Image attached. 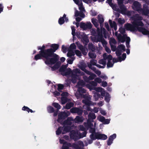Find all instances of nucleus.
<instances>
[{"label":"nucleus","instance_id":"obj_44","mask_svg":"<svg viewBox=\"0 0 149 149\" xmlns=\"http://www.w3.org/2000/svg\"><path fill=\"white\" fill-rule=\"evenodd\" d=\"M78 90L79 92V93H80V92L81 93H86V92L85 90L82 87H79Z\"/></svg>","mask_w":149,"mask_h":149},{"label":"nucleus","instance_id":"obj_53","mask_svg":"<svg viewBox=\"0 0 149 149\" xmlns=\"http://www.w3.org/2000/svg\"><path fill=\"white\" fill-rule=\"evenodd\" d=\"M87 29H90L92 28V25L90 22L87 23H86Z\"/></svg>","mask_w":149,"mask_h":149},{"label":"nucleus","instance_id":"obj_27","mask_svg":"<svg viewBox=\"0 0 149 149\" xmlns=\"http://www.w3.org/2000/svg\"><path fill=\"white\" fill-rule=\"evenodd\" d=\"M117 48H118L119 50H122L123 51H125V46L123 44H120L118 46Z\"/></svg>","mask_w":149,"mask_h":149},{"label":"nucleus","instance_id":"obj_1","mask_svg":"<svg viewBox=\"0 0 149 149\" xmlns=\"http://www.w3.org/2000/svg\"><path fill=\"white\" fill-rule=\"evenodd\" d=\"M96 116L94 113H90L88 115V119L87 121V124L84 123V126L86 128L84 127L82 125L80 126V129L81 130L84 131L83 132L80 133L78 131H75L73 130L72 131L70 134V136L72 139L75 140L77 139L83 138L86 136V133L85 130L88 128H90V132L92 133L90 135V138L91 140L88 141L89 144L92 143L93 140L96 139H99L102 140H105L107 138V136L104 134H101L99 133L95 132V130L93 127V124L91 123L93 122V120L95 119Z\"/></svg>","mask_w":149,"mask_h":149},{"label":"nucleus","instance_id":"obj_55","mask_svg":"<svg viewBox=\"0 0 149 149\" xmlns=\"http://www.w3.org/2000/svg\"><path fill=\"white\" fill-rule=\"evenodd\" d=\"M89 83L94 87H95L97 85V83L93 81H90Z\"/></svg>","mask_w":149,"mask_h":149},{"label":"nucleus","instance_id":"obj_19","mask_svg":"<svg viewBox=\"0 0 149 149\" xmlns=\"http://www.w3.org/2000/svg\"><path fill=\"white\" fill-rule=\"evenodd\" d=\"M68 64H67L66 65H62L61 68H59V71L60 72H64L65 71V70L68 67Z\"/></svg>","mask_w":149,"mask_h":149},{"label":"nucleus","instance_id":"obj_40","mask_svg":"<svg viewBox=\"0 0 149 149\" xmlns=\"http://www.w3.org/2000/svg\"><path fill=\"white\" fill-rule=\"evenodd\" d=\"M85 82L82 80H80L77 83L78 85L82 86H84L85 85Z\"/></svg>","mask_w":149,"mask_h":149},{"label":"nucleus","instance_id":"obj_60","mask_svg":"<svg viewBox=\"0 0 149 149\" xmlns=\"http://www.w3.org/2000/svg\"><path fill=\"white\" fill-rule=\"evenodd\" d=\"M116 137V134H113V135L110 136L109 137L113 141V139H115Z\"/></svg>","mask_w":149,"mask_h":149},{"label":"nucleus","instance_id":"obj_5","mask_svg":"<svg viewBox=\"0 0 149 149\" xmlns=\"http://www.w3.org/2000/svg\"><path fill=\"white\" fill-rule=\"evenodd\" d=\"M144 24L141 21H138L134 22L132 23V24L130 23H127L125 24L124 27L125 29L128 31L134 32L137 31L138 26H143Z\"/></svg>","mask_w":149,"mask_h":149},{"label":"nucleus","instance_id":"obj_25","mask_svg":"<svg viewBox=\"0 0 149 149\" xmlns=\"http://www.w3.org/2000/svg\"><path fill=\"white\" fill-rule=\"evenodd\" d=\"M83 119L82 117L79 116H77L75 120L74 121L75 123H79L83 121Z\"/></svg>","mask_w":149,"mask_h":149},{"label":"nucleus","instance_id":"obj_47","mask_svg":"<svg viewBox=\"0 0 149 149\" xmlns=\"http://www.w3.org/2000/svg\"><path fill=\"white\" fill-rule=\"evenodd\" d=\"M47 110L49 113H52L54 111V108L51 106H49L48 107Z\"/></svg>","mask_w":149,"mask_h":149},{"label":"nucleus","instance_id":"obj_36","mask_svg":"<svg viewBox=\"0 0 149 149\" xmlns=\"http://www.w3.org/2000/svg\"><path fill=\"white\" fill-rule=\"evenodd\" d=\"M89 49L92 51H94L95 48L94 46L92 43H89L88 45Z\"/></svg>","mask_w":149,"mask_h":149},{"label":"nucleus","instance_id":"obj_23","mask_svg":"<svg viewBox=\"0 0 149 149\" xmlns=\"http://www.w3.org/2000/svg\"><path fill=\"white\" fill-rule=\"evenodd\" d=\"M71 70L70 68H68L65 70V71L64 72V75L66 76L67 75H68L70 74L71 72Z\"/></svg>","mask_w":149,"mask_h":149},{"label":"nucleus","instance_id":"obj_45","mask_svg":"<svg viewBox=\"0 0 149 149\" xmlns=\"http://www.w3.org/2000/svg\"><path fill=\"white\" fill-rule=\"evenodd\" d=\"M102 89H103V88L101 87H95V89L94 90H95V91H97L98 92H101V93H103L101 92L102 91Z\"/></svg>","mask_w":149,"mask_h":149},{"label":"nucleus","instance_id":"obj_2","mask_svg":"<svg viewBox=\"0 0 149 149\" xmlns=\"http://www.w3.org/2000/svg\"><path fill=\"white\" fill-rule=\"evenodd\" d=\"M70 113L69 111H67L65 112H61L58 114V121L61 124L63 123L65 125L63 127H60L56 131V134L59 135L61 132L62 134H64L69 131L70 127L69 126H65V125H70L72 119L71 118H68L67 121H65L64 123H63L62 122L65 118L69 116Z\"/></svg>","mask_w":149,"mask_h":149},{"label":"nucleus","instance_id":"obj_59","mask_svg":"<svg viewBox=\"0 0 149 149\" xmlns=\"http://www.w3.org/2000/svg\"><path fill=\"white\" fill-rule=\"evenodd\" d=\"M108 85L107 82L105 81H103L102 82V86L105 87L107 86Z\"/></svg>","mask_w":149,"mask_h":149},{"label":"nucleus","instance_id":"obj_20","mask_svg":"<svg viewBox=\"0 0 149 149\" xmlns=\"http://www.w3.org/2000/svg\"><path fill=\"white\" fill-rule=\"evenodd\" d=\"M79 16L84 18V17L85 15L83 13H80L78 11L76 10L75 13V16L77 17Z\"/></svg>","mask_w":149,"mask_h":149},{"label":"nucleus","instance_id":"obj_29","mask_svg":"<svg viewBox=\"0 0 149 149\" xmlns=\"http://www.w3.org/2000/svg\"><path fill=\"white\" fill-rule=\"evenodd\" d=\"M22 110L24 111H26L28 113L29 112L31 113H32L33 112V111L31 109H30L28 107L24 106L22 108Z\"/></svg>","mask_w":149,"mask_h":149},{"label":"nucleus","instance_id":"obj_18","mask_svg":"<svg viewBox=\"0 0 149 149\" xmlns=\"http://www.w3.org/2000/svg\"><path fill=\"white\" fill-rule=\"evenodd\" d=\"M66 15L64 14L63 17H60L58 19V23L61 25L63 24L64 23L65 20L64 17H65Z\"/></svg>","mask_w":149,"mask_h":149},{"label":"nucleus","instance_id":"obj_46","mask_svg":"<svg viewBox=\"0 0 149 149\" xmlns=\"http://www.w3.org/2000/svg\"><path fill=\"white\" fill-rule=\"evenodd\" d=\"M97 61L95 59H92L90 61V63H91L93 65H95L96 66L97 63Z\"/></svg>","mask_w":149,"mask_h":149},{"label":"nucleus","instance_id":"obj_28","mask_svg":"<svg viewBox=\"0 0 149 149\" xmlns=\"http://www.w3.org/2000/svg\"><path fill=\"white\" fill-rule=\"evenodd\" d=\"M76 44L77 45L78 48L81 51L85 49L83 46L79 43L78 42H76Z\"/></svg>","mask_w":149,"mask_h":149},{"label":"nucleus","instance_id":"obj_14","mask_svg":"<svg viewBox=\"0 0 149 149\" xmlns=\"http://www.w3.org/2000/svg\"><path fill=\"white\" fill-rule=\"evenodd\" d=\"M104 38L102 34H98L97 37V38H95L94 41L96 42H101L103 40Z\"/></svg>","mask_w":149,"mask_h":149},{"label":"nucleus","instance_id":"obj_50","mask_svg":"<svg viewBox=\"0 0 149 149\" xmlns=\"http://www.w3.org/2000/svg\"><path fill=\"white\" fill-rule=\"evenodd\" d=\"M113 63H112L111 61H108L107 64V67L108 68H111L113 66Z\"/></svg>","mask_w":149,"mask_h":149},{"label":"nucleus","instance_id":"obj_64","mask_svg":"<svg viewBox=\"0 0 149 149\" xmlns=\"http://www.w3.org/2000/svg\"><path fill=\"white\" fill-rule=\"evenodd\" d=\"M105 50L106 52L109 54L111 52V51L110 50V49H109V48L108 47H107V46H105Z\"/></svg>","mask_w":149,"mask_h":149},{"label":"nucleus","instance_id":"obj_24","mask_svg":"<svg viewBox=\"0 0 149 149\" xmlns=\"http://www.w3.org/2000/svg\"><path fill=\"white\" fill-rule=\"evenodd\" d=\"M102 94V96H103L104 95H105V100L107 102H109L110 100V95H109V94H106V95H105V94Z\"/></svg>","mask_w":149,"mask_h":149},{"label":"nucleus","instance_id":"obj_13","mask_svg":"<svg viewBox=\"0 0 149 149\" xmlns=\"http://www.w3.org/2000/svg\"><path fill=\"white\" fill-rule=\"evenodd\" d=\"M70 111L72 113H77L79 114H81L82 113V111L81 109L76 108H74L71 109Z\"/></svg>","mask_w":149,"mask_h":149},{"label":"nucleus","instance_id":"obj_22","mask_svg":"<svg viewBox=\"0 0 149 149\" xmlns=\"http://www.w3.org/2000/svg\"><path fill=\"white\" fill-rule=\"evenodd\" d=\"M91 22L96 27H97L99 26V24L97 22V20L95 18H93L91 19Z\"/></svg>","mask_w":149,"mask_h":149},{"label":"nucleus","instance_id":"obj_62","mask_svg":"<svg viewBox=\"0 0 149 149\" xmlns=\"http://www.w3.org/2000/svg\"><path fill=\"white\" fill-rule=\"evenodd\" d=\"M113 141L109 137L108 140L107 145L109 146L112 143Z\"/></svg>","mask_w":149,"mask_h":149},{"label":"nucleus","instance_id":"obj_4","mask_svg":"<svg viewBox=\"0 0 149 149\" xmlns=\"http://www.w3.org/2000/svg\"><path fill=\"white\" fill-rule=\"evenodd\" d=\"M41 51L39 52V54L35 55L34 59L36 61L44 58L45 63L47 65H49V48L45 49V46L43 45L41 47Z\"/></svg>","mask_w":149,"mask_h":149},{"label":"nucleus","instance_id":"obj_7","mask_svg":"<svg viewBox=\"0 0 149 149\" xmlns=\"http://www.w3.org/2000/svg\"><path fill=\"white\" fill-rule=\"evenodd\" d=\"M124 0H117L118 4L121 10L120 13L122 14H123V12H125L126 10V8L123 4Z\"/></svg>","mask_w":149,"mask_h":149},{"label":"nucleus","instance_id":"obj_57","mask_svg":"<svg viewBox=\"0 0 149 149\" xmlns=\"http://www.w3.org/2000/svg\"><path fill=\"white\" fill-rule=\"evenodd\" d=\"M71 29L72 30V34L73 35V36H74L75 35V29L74 28V26H73L71 27Z\"/></svg>","mask_w":149,"mask_h":149},{"label":"nucleus","instance_id":"obj_8","mask_svg":"<svg viewBox=\"0 0 149 149\" xmlns=\"http://www.w3.org/2000/svg\"><path fill=\"white\" fill-rule=\"evenodd\" d=\"M132 5L133 8L135 10L139 11L141 10V5L137 1H134Z\"/></svg>","mask_w":149,"mask_h":149},{"label":"nucleus","instance_id":"obj_3","mask_svg":"<svg viewBox=\"0 0 149 149\" xmlns=\"http://www.w3.org/2000/svg\"><path fill=\"white\" fill-rule=\"evenodd\" d=\"M51 48H49V65H53L58 61L59 57L54 52L57 50L59 47L58 44H52Z\"/></svg>","mask_w":149,"mask_h":149},{"label":"nucleus","instance_id":"obj_31","mask_svg":"<svg viewBox=\"0 0 149 149\" xmlns=\"http://www.w3.org/2000/svg\"><path fill=\"white\" fill-rule=\"evenodd\" d=\"M130 39L129 37H126V45L127 47L129 48L130 47L129 45L130 42Z\"/></svg>","mask_w":149,"mask_h":149},{"label":"nucleus","instance_id":"obj_58","mask_svg":"<svg viewBox=\"0 0 149 149\" xmlns=\"http://www.w3.org/2000/svg\"><path fill=\"white\" fill-rule=\"evenodd\" d=\"M116 54L117 56H119L121 55L122 54V51L120 50H117L116 52Z\"/></svg>","mask_w":149,"mask_h":149},{"label":"nucleus","instance_id":"obj_56","mask_svg":"<svg viewBox=\"0 0 149 149\" xmlns=\"http://www.w3.org/2000/svg\"><path fill=\"white\" fill-rule=\"evenodd\" d=\"M95 81L97 83H100L102 82V79L99 77H97L95 78Z\"/></svg>","mask_w":149,"mask_h":149},{"label":"nucleus","instance_id":"obj_39","mask_svg":"<svg viewBox=\"0 0 149 149\" xmlns=\"http://www.w3.org/2000/svg\"><path fill=\"white\" fill-rule=\"evenodd\" d=\"M52 105L58 109H59L61 108V107L60 105L58 103L56 102L53 103L52 104Z\"/></svg>","mask_w":149,"mask_h":149},{"label":"nucleus","instance_id":"obj_21","mask_svg":"<svg viewBox=\"0 0 149 149\" xmlns=\"http://www.w3.org/2000/svg\"><path fill=\"white\" fill-rule=\"evenodd\" d=\"M58 87L57 88L58 91L61 92V90L64 89V85L61 84H57Z\"/></svg>","mask_w":149,"mask_h":149},{"label":"nucleus","instance_id":"obj_61","mask_svg":"<svg viewBox=\"0 0 149 149\" xmlns=\"http://www.w3.org/2000/svg\"><path fill=\"white\" fill-rule=\"evenodd\" d=\"M110 120L109 119H105L104 120V121L103 122V123L104 124H107L109 123Z\"/></svg>","mask_w":149,"mask_h":149},{"label":"nucleus","instance_id":"obj_54","mask_svg":"<svg viewBox=\"0 0 149 149\" xmlns=\"http://www.w3.org/2000/svg\"><path fill=\"white\" fill-rule=\"evenodd\" d=\"M149 12V10L147 8H144L143 10V13L145 15L147 14Z\"/></svg>","mask_w":149,"mask_h":149},{"label":"nucleus","instance_id":"obj_16","mask_svg":"<svg viewBox=\"0 0 149 149\" xmlns=\"http://www.w3.org/2000/svg\"><path fill=\"white\" fill-rule=\"evenodd\" d=\"M97 19L100 26H101L104 21V18L101 15L99 14L98 15Z\"/></svg>","mask_w":149,"mask_h":149},{"label":"nucleus","instance_id":"obj_63","mask_svg":"<svg viewBox=\"0 0 149 149\" xmlns=\"http://www.w3.org/2000/svg\"><path fill=\"white\" fill-rule=\"evenodd\" d=\"M67 48L64 45H63L62 46V51L63 53H65L66 52Z\"/></svg>","mask_w":149,"mask_h":149},{"label":"nucleus","instance_id":"obj_38","mask_svg":"<svg viewBox=\"0 0 149 149\" xmlns=\"http://www.w3.org/2000/svg\"><path fill=\"white\" fill-rule=\"evenodd\" d=\"M88 55L89 57L91 58H96V55L95 53L89 52Z\"/></svg>","mask_w":149,"mask_h":149},{"label":"nucleus","instance_id":"obj_12","mask_svg":"<svg viewBox=\"0 0 149 149\" xmlns=\"http://www.w3.org/2000/svg\"><path fill=\"white\" fill-rule=\"evenodd\" d=\"M83 102L86 104L88 105H94L95 104V103H92L90 101V98H88V99H85L83 100Z\"/></svg>","mask_w":149,"mask_h":149},{"label":"nucleus","instance_id":"obj_6","mask_svg":"<svg viewBox=\"0 0 149 149\" xmlns=\"http://www.w3.org/2000/svg\"><path fill=\"white\" fill-rule=\"evenodd\" d=\"M60 142L61 143H63V146L62 147V149H68L70 147H72L77 149H80L84 147V144L82 142L79 141L77 143L71 145L70 143H68L65 142L63 140L60 139Z\"/></svg>","mask_w":149,"mask_h":149},{"label":"nucleus","instance_id":"obj_42","mask_svg":"<svg viewBox=\"0 0 149 149\" xmlns=\"http://www.w3.org/2000/svg\"><path fill=\"white\" fill-rule=\"evenodd\" d=\"M104 119L105 118L104 117L100 115H99L97 117V119L100 121L102 123H103V122L104 121Z\"/></svg>","mask_w":149,"mask_h":149},{"label":"nucleus","instance_id":"obj_37","mask_svg":"<svg viewBox=\"0 0 149 149\" xmlns=\"http://www.w3.org/2000/svg\"><path fill=\"white\" fill-rule=\"evenodd\" d=\"M74 55V54L73 50L69 49V51L67 54V56L68 57H70Z\"/></svg>","mask_w":149,"mask_h":149},{"label":"nucleus","instance_id":"obj_35","mask_svg":"<svg viewBox=\"0 0 149 149\" xmlns=\"http://www.w3.org/2000/svg\"><path fill=\"white\" fill-rule=\"evenodd\" d=\"M73 72L74 73L77 74V73H81V74L84 75V73L82 72H81L79 69L78 68H76L74 70Z\"/></svg>","mask_w":149,"mask_h":149},{"label":"nucleus","instance_id":"obj_49","mask_svg":"<svg viewBox=\"0 0 149 149\" xmlns=\"http://www.w3.org/2000/svg\"><path fill=\"white\" fill-rule=\"evenodd\" d=\"M98 63L100 64L104 65L105 66L106 64V61L103 59H102L99 61Z\"/></svg>","mask_w":149,"mask_h":149},{"label":"nucleus","instance_id":"obj_15","mask_svg":"<svg viewBox=\"0 0 149 149\" xmlns=\"http://www.w3.org/2000/svg\"><path fill=\"white\" fill-rule=\"evenodd\" d=\"M51 68L52 71H54L58 69L61 65V63L58 61Z\"/></svg>","mask_w":149,"mask_h":149},{"label":"nucleus","instance_id":"obj_30","mask_svg":"<svg viewBox=\"0 0 149 149\" xmlns=\"http://www.w3.org/2000/svg\"><path fill=\"white\" fill-rule=\"evenodd\" d=\"M62 97L61 98V103L62 104H65L67 101V99L65 97L63 96V95H61Z\"/></svg>","mask_w":149,"mask_h":149},{"label":"nucleus","instance_id":"obj_52","mask_svg":"<svg viewBox=\"0 0 149 149\" xmlns=\"http://www.w3.org/2000/svg\"><path fill=\"white\" fill-rule=\"evenodd\" d=\"M76 54L78 56H81V52L78 50H76L75 51Z\"/></svg>","mask_w":149,"mask_h":149},{"label":"nucleus","instance_id":"obj_9","mask_svg":"<svg viewBox=\"0 0 149 149\" xmlns=\"http://www.w3.org/2000/svg\"><path fill=\"white\" fill-rule=\"evenodd\" d=\"M131 18L132 20H134V22L141 21L143 19L142 17L138 14H136L133 15L132 17Z\"/></svg>","mask_w":149,"mask_h":149},{"label":"nucleus","instance_id":"obj_43","mask_svg":"<svg viewBox=\"0 0 149 149\" xmlns=\"http://www.w3.org/2000/svg\"><path fill=\"white\" fill-rule=\"evenodd\" d=\"M73 106V104L72 102L68 103L66 105V108L67 109H69Z\"/></svg>","mask_w":149,"mask_h":149},{"label":"nucleus","instance_id":"obj_41","mask_svg":"<svg viewBox=\"0 0 149 149\" xmlns=\"http://www.w3.org/2000/svg\"><path fill=\"white\" fill-rule=\"evenodd\" d=\"M76 48V45H75L74 43H73L70 45L69 50H73V49H75Z\"/></svg>","mask_w":149,"mask_h":149},{"label":"nucleus","instance_id":"obj_10","mask_svg":"<svg viewBox=\"0 0 149 149\" xmlns=\"http://www.w3.org/2000/svg\"><path fill=\"white\" fill-rule=\"evenodd\" d=\"M137 30L139 32H141L143 35H148L149 33V31L147 30L145 28L142 27H138Z\"/></svg>","mask_w":149,"mask_h":149},{"label":"nucleus","instance_id":"obj_26","mask_svg":"<svg viewBox=\"0 0 149 149\" xmlns=\"http://www.w3.org/2000/svg\"><path fill=\"white\" fill-rule=\"evenodd\" d=\"M80 27L82 29L84 30L87 29L86 24L84 23L83 22H81Z\"/></svg>","mask_w":149,"mask_h":149},{"label":"nucleus","instance_id":"obj_33","mask_svg":"<svg viewBox=\"0 0 149 149\" xmlns=\"http://www.w3.org/2000/svg\"><path fill=\"white\" fill-rule=\"evenodd\" d=\"M113 63H116L118 61L121 62L122 61V57L119 56L118 58V59L116 58H113Z\"/></svg>","mask_w":149,"mask_h":149},{"label":"nucleus","instance_id":"obj_51","mask_svg":"<svg viewBox=\"0 0 149 149\" xmlns=\"http://www.w3.org/2000/svg\"><path fill=\"white\" fill-rule=\"evenodd\" d=\"M82 40L84 41L87 43L89 42V40L88 38L86 36H84L82 37Z\"/></svg>","mask_w":149,"mask_h":149},{"label":"nucleus","instance_id":"obj_34","mask_svg":"<svg viewBox=\"0 0 149 149\" xmlns=\"http://www.w3.org/2000/svg\"><path fill=\"white\" fill-rule=\"evenodd\" d=\"M89 75H90L88 77V79L90 80L93 79L96 77V75L93 73H91Z\"/></svg>","mask_w":149,"mask_h":149},{"label":"nucleus","instance_id":"obj_48","mask_svg":"<svg viewBox=\"0 0 149 149\" xmlns=\"http://www.w3.org/2000/svg\"><path fill=\"white\" fill-rule=\"evenodd\" d=\"M119 32L121 34L123 35L125 33V30L124 28L122 27L120 28L119 29Z\"/></svg>","mask_w":149,"mask_h":149},{"label":"nucleus","instance_id":"obj_17","mask_svg":"<svg viewBox=\"0 0 149 149\" xmlns=\"http://www.w3.org/2000/svg\"><path fill=\"white\" fill-rule=\"evenodd\" d=\"M109 22L111 27L112 28L113 27L114 29L115 30H116L117 29V25L116 22L115 21H113L112 23V20L111 19H109Z\"/></svg>","mask_w":149,"mask_h":149},{"label":"nucleus","instance_id":"obj_32","mask_svg":"<svg viewBox=\"0 0 149 149\" xmlns=\"http://www.w3.org/2000/svg\"><path fill=\"white\" fill-rule=\"evenodd\" d=\"M86 87L88 88L90 91H92V90H94L95 89V87H94L90 83L87 84L86 85Z\"/></svg>","mask_w":149,"mask_h":149},{"label":"nucleus","instance_id":"obj_11","mask_svg":"<svg viewBox=\"0 0 149 149\" xmlns=\"http://www.w3.org/2000/svg\"><path fill=\"white\" fill-rule=\"evenodd\" d=\"M126 36H127L125 34L122 36L119 33L117 36V38L119 41L123 43L125 41Z\"/></svg>","mask_w":149,"mask_h":149}]
</instances>
